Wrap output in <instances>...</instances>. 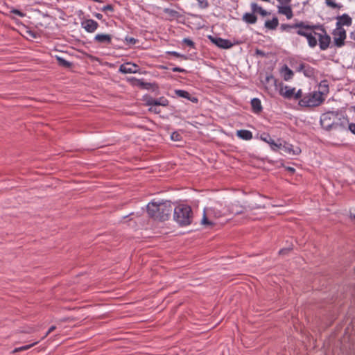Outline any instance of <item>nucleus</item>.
<instances>
[{
	"label": "nucleus",
	"instance_id": "f257e3e1",
	"mask_svg": "<svg viewBox=\"0 0 355 355\" xmlns=\"http://www.w3.org/2000/svg\"><path fill=\"white\" fill-rule=\"evenodd\" d=\"M173 211V205L170 201H165L157 203L151 202L147 205L148 216L159 221L168 220Z\"/></svg>",
	"mask_w": 355,
	"mask_h": 355
},
{
	"label": "nucleus",
	"instance_id": "f03ea898",
	"mask_svg": "<svg viewBox=\"0 0 355 355\" xmlns=\"http://www.w3.org/2000/svg\"><path fill=\"white\" fill-rule=\"evenodd\" d=\"M174 220L181 226H187L191 223L193 212L188 205H179L174 209Z\"/></svg>",
	"mask_w": 355,
	"mask_h": 355
},
{
	"label": "nucleus",
	"instance_id": "7ed1b4c3",
	"mask_svg": "<svg viewBox=\"0 0 355 355\" xmlns=\"http://www.w3.org/2000/svg\"><path fill=\"white\" fill-rule=\"evenodd\" d=\"M324 98L320 92H313L309 93L300 100L299 105L302 107H316L320 105Z\"/></svg>",
	"mask_w": 355,
	"mask_h": 355
},
{
	"label": "nucleus",
	"instance_id": "20e7f679",
	"mask_svg": "<svg viewBox=\"0 0 355 355\" xmlns=\"http://www.w3.org/2000/svg\"><path fill=\"white\" fill-rule=\"evenodd\" d=\"M333 116H334L333 112L324 113L321 116L320 124L324 130H330L338 127V124L334 122Z\"/></svg>",
	"mask_w": 355,
	"mask_h": 355
},
{
	"label": "nucleus",
	"instance_id": "39448f33",
	"mask_svg": "<svg viewBox=\"0 0 355 355\" xmlns=\"http://www.w3.org/2000/svg\"><path fill=\"white\" fill-rule=\"evenodd\" d=\"M332 35H334L335 46L341 47L345 44V40L347 35L345 30L343 27L336 26V29L333 31Z\"/></svg>",
	"mask_w": 355,
	"mask_h": 355
},
{
	"label": "nucleus",
	"instance_id": "423d86ee",
	"mask_svg": "<svg viewBox=\"0 0 355 355\" xmlns=\"http://www.w3.org/2000/svg\"><path fill=\"white\" fill-rule=\"evenodd\" d=\"M296 33L300 36L306 37L310 47L314 48L318 44L316 39L317 35H315L313 32L310 31L309 30L303 29L302 28L301 29L297 30Z\"/></svg>",
	"mask_w": 355,
	"mask_h": 355
},
{
	"label": "nucleus",
	"instance_id": "0eeeda50",
	"mask_svg": "<svg viewBox=\"0 0 355 355\" xmlns=\"http://www.w3.org/2000/svg\"><path fill=\"white\" fill-rule=\"evenodd\" d=\"M208 38L213 44L220 49H228L232 47L234 45V44L230 40L221 37L209 35Z\"/></svg>",
	"mask_w": 355,
	"mask_h": 355
},
{
	"label": "nucleus",
	"instance_id": "6e6552de",
	"mask_svg": "<svg viewBox=\"0 0 355 355\" xmlns=\"http://www.w3.org/2000/svg\"><path fill=\"white\" fill-rule=\"evenodd\" d=\"M314 34L318 37L320 49L322 51L327 49L331 42V37L327 34V31L323 33L314 32Z\"/></svg>",
	"mask_w": 355,
	"mask_h": 355
},
{
	"label": "nucleus",
	"instance_id": "1a4fd4ad",
	"mask_svg": "<svg viewBox=\"0 0 355 355\" xmlns=\"http://www.w3.org/2000/svg\"><path fill=\"white\" fill-rule=\"evenodd\" d=\"M260 139L265 141L266 143L268 144L271 148V149L274 151H277L279 149H281L282 148V144H277L276 143L270 136L269 134L266 132H263L261 134Z\"/></svg>",
	"mask_w": 355,
	"mask_h": 355
},
{
	"label": "nucleus",
	"instance_id": "9d476101",
	"mask_svg": "<svg viewBox=\"0 0 355 355\" xmlns=\"http://www.w3.org/2000/svg\"><path fill=\"white\" fill-rule=\"evenodd\" d=\"M128 81L132 85L145 89H150L155 85V84L144 82L142 79H137L135 77L129 78Z\"/></svg>",
	"mask_w": 355,
	"mask_h": 355
},
{
	"label": "nucleus",
	"instance_id": "9b49d317",
	"mask_svg": "<svg viewBox=\"0 0 355 355\" xmlns=\"http://www.w3.org/2000/svg\"><path fill=\"white\" fill-rule=\"evenodd\" d=\"M138 65L130 62L122 64L119 69L122 73H136L138 72Z\"/></svg>",
	"mask_w": 355,
	"mask_h": 355
},
{
	"label": "nucleus",
	"instance_id": "f8f14e48",
	"mask_svg": "<svg viewBox=\"0 0 355 355\" xmlns=\"http://www.w3.org/2000/svg\"><path fill=\"white\" fill-rule=\"evenodd\" d=\"M277 12L279 14L285 15L288 19H291L293 17V12L290 5L277 6Z\"/></svg>",
	"mask_w": 355,
	"mask_h": 355
},
{
	"label": "nucleus",
	"instance_id": "ddd939ff",
	"mask_svg": "<svg viewBox=\"0 0 355 355\" xmlns=\"http://www.w3.org/2000/svg\"><path fill=\"white\" fill-rule=\"evenodd\" d=\"M302 28V21H297L293 24H282L279 29L282 32L291 33L292 29L299 30Z\"/></svg>",
	"mask_w": 355,
	"mask_h": 355
},
{
	"label": "nucleus",
	"instance_id": "4468645a",
	"mask_svg": "<svg viewBox=\"0 0 355 355\" xmlns=\"http://www.w3.org/2000/svg\"><path fill=\"white\" fill-rule=\"evenodd\" d=\"M336 26L343 27V26H350L352 24V18L347 14H343L336 17Z\"/></svg>",
	"mask_w": 355,
	"mask_h": 355
},
{
	"label": "nucleus",
	"instance_id": "2eb2a0df",
	"mask_svg": "<svg viewBox=\"0 0 355 355\" xmlns=\"http://www.w3.org/2000/svg\"><path fill=\"white\" fill-rule=\"evenodd\" d=\"M82 26L87 32L93 33L97 29L98 24L93 19H86L82 22Z\"/></svg>",
	"mask_w": 355,
	"mask_h": 355
},
{
	"label": "nucleus",
	"instance_id": "dca6fc26",
	"mask_svg": "<svg viewBox=\"0 0 355 355\" xmlns=\"http://www.w3.org/2000/svg\"><path fill=\"white\" fill-rule=\"evenodd\" d=\"M302 28L309 30L310 31H312L313 33L316 32L315 31H319L320 32L318 33H323L325 31H327L326 29L324 28V26L322 24H318L310 25L303 21H302Z\"/></svg>",
	"mask_w": 355,
	"mask_h": 355
},
{
	"label": "nucleus",
	"instance_id": "f3484780",
	"mask_svg": "<svg viewBox=\"0 0 355 355\" xmlns=\"http://www.w3.org/2000/svg\"><path fill=\"white\" fill-rule=\"evenodd\" d=\"M297 71H303L304 76L306 77H309V78L313 77L315 74L314 69L313 67H311L310 65L304 64V63H301L299 65V67L297 68Z\"/></svg>",
	"mask_w": 355,
	"mask_h": 355
},
{
	"label": "nucleus",
	"instance_id": "a211bd4d",
	"mask_svg": "<svg viewBox=\"0 0 355 355\" xmlns=\"http://www.w3.org/2000/svg\"><path fill=\"white\" fill-rule=\"evenodd\" d=\"M295 88L289 86H282L279 89V94L285 98L291 99L294 95Z\"/></svg>",
	"mask_w": 355,
	"mask_h": 355
},
{
	"label": "nucleus",
	"instance_id": "6ab92c4d",
	"mask_svg": "<svg viewBox=\"0 0 355 355\" xmlns=\"http://www.w3.org/2000/svg\"><path fill=\"white\" fill-rule=\"evenodd\" d=\"M164 12L167 15V19L171 21L182 17L178 11L168 8H164Z\"/></svg>",
	"mask_w": 355,
	"mask_h": 355
},
{
	"label": "nucleus",
	"instance_id": "aec40b11",
	"mask_svg": "<svg viewBox=\"0 0 355 355\" xmlns=\"http://www.w3.org/2000/svg\"><path fill=\"white\" fill-rule=\"evenodd\" d=\"M175 92L179 97L187 98L193 103H196L198 101V99L197 97L192 96L188 92H187L185 90L178 89V90H175Z\"/></svg>",
	"mask_w": 355,
	"mask_h": 355
},
{
	"label": "nucleus",
	"instance_id": "412c9836",
	"mask_svg": "<svg viewBox=\"0 0 355 355\" xmlns=\"http://www.w3.org/2000/svg\"><path fill=\"white\" fill-rule=\"evenodd\" d=\"M94 40L101 44H109L111 43L112 37L108 34H97L94 37Z\"/></svg>",
	"mask_w": 355,
	"mask_h": 355
},
{
	"label": "nucleus",
	"instance_id": "4be33fe9",
	"mask_svg": "<svg viewBox=\"0 0 355 355\" xmlns=\"http://www.w3.org/2000/svg\"><path fill=\"white\" fill-rule=\"evenodd\" d=\"M242 19L248 24H254L257 21V17L252 12V13L246 12L243 15Z\"/></svg>",
	"mask_w": 355,
	"mask_h": 355
},
{
	"label": "nucleus",
	"instance_id": "5701e85b",
	"mask_svg": "<svg viewBox=\"0 0 355 355\" xmlns=\"http://www.w3.org/2000/svg\"><path fill=\"white\" fill-rule=\"evenodd\" d=\"M236 135L243 140H250L252 138V133L248 130H237Z\"/></svg>",
	"mask_w": 355,
	"mask_h": 355
},
{
	"label": "nucleus",
	"instance_id": "b1692460",
	"mask_svg": "<svg viewBox=\"0 0 355 355\" xmlns=\"http://www.w3.org/2000/svg\"><path fill=\"white\" fill-rule=\"evenodd\" d=\"M282 74L284 80L288 81L293 78L294 73L293 71L288 67L287 65H284L282 69Z\"/></svg>",
	"mask_w": 355,
	"mask_h": 355
},
{
	"label": "nucleus",
	"instance_id": "393cba45",
	"mask_svg": "<svg viewBox=\"0 0 355 355\" xmlns=\"http://www.w3.org/2000/svg\"><path fill=\"white\" fill-rule=\"evenodd\" d=\"M251 106L252 111L254 113H259L262 110L261 101L259 98H254L251 101Z\"/></svg>",
	"mask_w": 355,
	"mask_h": 355
},
{
	"label": "nucleus",
	"instance_id": "a878e982",
	"mask_svg": "<svg viewBox=\"0 0 355 355\" xmlns=\"http://www.w3.org/2000/svg\"><path fill=\"white\" fill-rule=\"evenodd\" d=\"M250 6L252 12L254 14L259 13L262 16H266L268 15V12L263 9L261 6H258V4L256 3H252Z\"/></svg>",
	"mask_w": 355,
	"mask_h": 355
},
{
	"label": "nucleus",
	"instance_id": "bb28decb",
	"mask_svg": "<svg viewBox=\"0 0 355 355\" xmlns=\"http://www.w3.org/2000/svg\"><path fill=\"white\" fill-rule=\"evenodd\" d=\"M279 25L277 17H275L271 20H267L265 22V27L270 30H275Z\"/></svg>",
	"mask_w": 355,
	"mask_h": 355
},
{
	"label": "nucleus",
	"instance_id": "cd10ccee",
	"mask_svg": "<svg viewBox=\"0 0 355 355\" xmlns=\"http://www.w3.org/2000/svg\"><path fill=\"white\" fill-rule=\"evenodd\" d=\"M162 101L157 100V99H151L148 101V105H163L166 106L167 105V100L166 99H161Z\"/></svg>",
	"mask_w": 355,
	"mask_h": 355
},
{
	"label": "nucleus",
	"instance_id": "c85d7f7f",
	"mask_svg": "<svg viewBox=\"0 0 355 355\" xmlns=\"http://www.w3.org/2000/svg\"><path fill=\"white\" fill-rule=\"evenodd\" d=\"M55 58L58 60L59 65L61 67H63L65 68H69L72 65V64L71 62H69V61L64 60V58H62L61 57L56 55Z\"/></svg>",
	"mask_w": 355,
	"mask_h": 355
},
{
	"label": "nucleus",
	"instance_id": "c756f323",
	"mask_svg": "<svg viewBox=\"0 0 355 355\" xmlns=\"http://www.w3.org/2000/svg\"><path fill=\"white\" fill-rule=\"evenodd\" d=\"M325 3L328 7L334 9H340L343 7L342 4L336 3L334 0H325Z\"/></svg>",
	"mask_w": 355,
	"mask_h": 355
},
{
	"label": "nucleus",
	"instance_id": "7c9ffc66",
	"mask_svg": "<svg viewBox=\"0 0 355 355\" xmlns=\"http://www.w3.org/2000/svg\"><path fill=\"white\" fill-rule=\"evenodd\" d=\"M38 342H35L31 345H24V346H22V347H18V348H15L13 351V352H21V351H24V350H27L28 349H30L31 347H32L33 346L35 345Z\"/></svg>",
	"mask_w": 355,
	"mask_h": 355
},
{
	"label": "nucleus",
	"instance_id": "2f4dec72",
	"mask_svg": "<svg viewBox=\"0 0 355 355\" xmlns=\"http://www.w3.org/2000/svg\"><path fill=\"white\" fill-rule=\"evenodd\" d=\"M201 223H202V225H207V226L212 225L214 224L211 221H210V220L207 218V216H206L205 213V214H204V215H203V217H202V222H201Z\"/></svg>",
	"mask_w": 355,
	"mask_h": 355
},
{
	"label": "nucleus",
	"instance_id": "473e14b6",
	"mask_svg": "<svg viewBox=\"0 0 355 355\" xmlns=\"http://www.w3.org/2000/svg\"><path fill=\"white\" fill-rule=\"evenodd\" d=\"M199 7L202 9L207 8L209 6L207 0H198Z\"/></svg>",
	"mask_w": 355,
	"mask_h": 355
},
{
	"label": "nucleus",
	"instance_id": "72a5a7b5",
	"mask_svg": "<svg viewBox=\"0 0 355 355\" xmlns=\"http://www.w3.org/2000/svg\"><path fill=\"white\" fill-rule=\"evenodd\" d=\"M302 97V92L301 89H299L297 92H295V91L294 92L293 98L295 100H299L301 99Z\"/></svg>",
	"mask_w": 355,
	"mask_h": 355
},
{
	"label": "nucleus",
	"instance_id": "f704fd0d",
	"mask_svg": "<svg viewBox=\"0 0 355 355\" xmlns=\"http://www.w3.org/2000/svg\"><path fill=\"white\" fill-rule=\"evenodd\" d=\"M11 13H13V14H15L21 17H23L25 16V14L24 12H22L21 11H20L19 10H17V9H15V8H12L10 11Z\"/></svg>",
	"mask_w": 355,
	"mask_h": 355
},
{
	"label": "nucleus",
	"instance_id": "c9c22d12",
	"mask_svg": "<svg viewBox=\"0 0 355 355\" xmlns=\"http://www.w3.org/2000/svg\"><path fill=\"white\" fill-rule=\"evenodd\" d=\"M183 42L190 47L194 46V42L189 38L184 39Z\"/></svg>",
	"mask_w": 355,
	"mask_h": 355
},
{
	"label": "nucleus",
	"instance_id": "e433bc0d",
	"mask_svg": "<svg viewBox=\"0 0 355 355\" xmlns=\"http://www.w3.org/2000/svg\"><path fill=\"white\" fill-rule=\"evenodd\" d=\"M101 10L103 12H106V11L112 12L114 10V8L112 5L108 4V5L105 6Z\"/></svg>",
	"mask_w": 355,
	"mask_h": 355
},
{
	"label": "nucleus",
	"instance_id": "4c0bfd02",
	"mask_svg": "<svg viewBox=\"0 0 355 355\" xmlns=\"http://www.w3.org/2000/svg\"><path fill=\"white\" fill-rule=\"evenodd\" d=\"M168 53L171 54L175 57H177V58H182L184 59H186V56H184V55H181L180 53L175 52V51H170V52H168Z\"/></svg>",
	"mask_w": 355,
	"mask_h": 355
},
{
	"label": "nucleus",
	"instance_id": "58836bf2",
	"mask_svg": "<svg viewBox=\"0 0 355 355\" xmlns=\"http://www.w3.org/2000/svg\"><path fill=\"white\" fill-rule=\"evenodd\" d=\"M180 135L176 132H173L171 135V139L174 141H179L180 139Z\"/></svg>",
	"mask_w": 355,
	"mask_h": 355
},
{
	"label": "nucleus",
	"instance_id": "ea45409f",
	"mask_svg": "<svg viewBox=\"0 0 355 355\" xmlns=\"http://www.w3.org/2000/svg\"><path fill=\"white\" fill-rule=\"evenodd\" d=\"M56 329V327L55 326H51L48 331L46 333V334L42 338V339H44L45 338H46L48 336V335L49 334H51V332H53L55 329Z\"/></svg>",
	"mask_w": 355,
	"mask_h": 355
},
{
	"label": "nucleus",
	"instance_id": "a19ab883",
	"mask_svg": "<svg viewBox=\"0 0 355 355\" xmlns=\"http://www.w3.org/2000/svg\"><path fill=\"white\" fill-rule=\"evenodd\" d=\"M255 54L257 55L261 56L262 58L266 57V53L260 49H256Z\"/></svg>",
	"mask_w": 355,
	"mask_h": 355
},
{
	"label": "nucleus",
	"instance_id": "79ce46f5",
	"mask_svg": "<svg viewBox=\"0 0 355 355\" xmlns=\"http://www.w3.org/2000/svg\"><path fill=\"white\" fill-rule=\"evenodd\" d=\"M348 128L352 134L355 135V123H350Z\"/></svg>",
	"mask_w": 355,
	"mask_h": 355
},
{
	"label": "nucleus",
	"instance_id": "37998d69",
	"mask_svg": "<svg viewBox=\"0 0 355 355\" xmlns=\"http://www.w3.org/2000/svg\"><path fill=\"white\" fill-rule=\"evenodd\" d=\"M172 71L173 72H182V73H186L187 71L182 68H180V67H173L172 69Z\"/></svg>",
	"mask_w": 355,
	"mask_h": 355
},
{
	"label": "nucleus",
	"instance_id": "c03bdc74",
	"mask_svg": "<svg viewBox=\"0 0 355 355\" xmlns=\"http://www.w3.org/2000/svg\"><path fill=\"white\" fill-rule=\"evenodd\" d=\"M280 5H289L292 0H277Z\"/></svg>",
	"mask_w": 355,
	"mask_h": 355
},
{
	"label": "nucleus",
	"instance_id": "a18cd8bd",
	"mask_svg": "<svg viewBox=\"0 0 355 355\" xmlns=\"http://www.w3.org/2000/svg\"><path fill=\"white\" fill-rule=\"evenodd\" d=\"M126 41H128L129 43L132 44H135L137 42V40L133 38V37H126Z\"/></svg>",
	"mask_w": 355,
	"mask_h": 355
},
{
	"label": "nucleus",
	"instance_id": "49530a36",
	"mask_svg": "<svg viewBox=\"0 0 355 355\" xmlns=\"http://www.w3.org/2000/svg\"><path fill=\"white\" fill-rule=\"evenodd\" d=\"M283 148L285 152L290 153L291 151V148L290 147H288V146H282V148Z\"/></svg>",
	"mask_w": 355,
	"mask_h": 355
},
{
	"label": "nucleus",
	"instance_id": "de8ad7c7",
	"mask_svg": "<svg viewBox=\"0 0 355 355\" xmlns=\"http://www.w3.org/2000/svg\"><path fill=\"white\" fill-rule=\"evenodd\" d=\"M349 37L352 40H355V31L350 33Z\"/></svg>",
	"mask_w": 355,
	"mask_h": 355
},
{
	"label": "nucleus",
	"instance_id": "09e8293b",
	"mask_svg": "<svg viewBox=\"0 0 355 355\" xmlns=\"http://www.w3.org/2000/svg\"><path fill=\"white\" fill-rule=\"evenodd\" d=\"M288 250H289L288 249H282L279 250V253L280 254H283L284 253H286Z\"/></svg>",
	"mask_w": 355,
	"mask_h": 355
},
{
	"label": "nucleus",
	"instance_id": "8fccbe9b",
	"mask_svg": "<svg viewBox=\"0 0 355 355\" xmlns=\"http://www.w3.org/2000/svg\"><path fill=\"white\" fill-rule=\"evenodd\" d=\"M95 17H96L97 19H101L103 18V15H102L101 14H100V13H96V14L95 15Z\"/></svg>",
	"mask_w": 355,
	"mask_h": 355
},
{
	"label": "nucleus",
	"instance_id": "3c124183",
	"mask_svg": "<svg viewBox=\"0 0 355 355\" xmlns=\"http://www.w3.org/2000/svg\"><path fill=\"white\" fill-rule=\"evenodd\" d=\"M270 79H274V78H273L272 76H267V77H266V81H267V82H269V80H270Z\"/></svg>",
	"mask_w": 355,
	"mask_h": 355
},
{
	"label": "nucleus",
	"instance_id": "603ef678",
	"mask_svg": "<svg viewBox=\"0 0 355 355\" xmlns=\"http://www.w3.org/2000/svg\"><path fill=\"white\" fill-rule=\"evenodd\" d=\"M33 331H34V329L33 328H30V329L28 331H26V332L28 333V334H31V333H32Z\"/></svg>",
	"mask_w": 355,
	"mask_h": 355
},
{
	"label": "nucleus",
	"instance_id": "864d4df0",
	"mask_svg": "<svg viewBox=\"0 0 355 355\" xmlns=\"http://www.w3.org/2000/svg\"><path fill=\"white\" fill-rule=\"evenodd\" d=\"M288 170L291 172H294L295 171V169L293 168H291V167H288Z\"/></svg>",
	"mask_w": 355,
	"mask_h": 355
},
{
	"label": "nucleus",
	"instance_id": "5fc2aeb1",
	"mask_svg": "<svg viewBox=\"0 0 355 355\" xmlns=\"http://www.w3.org/2000/svg\"><path fill=\"white\" fill-rule=\"evenodd\" d=\"M354 111H355V105L352 107Z\"/></svg>",
	"mask_w": 355,
	"mask_h": 355
}]
</instances>
